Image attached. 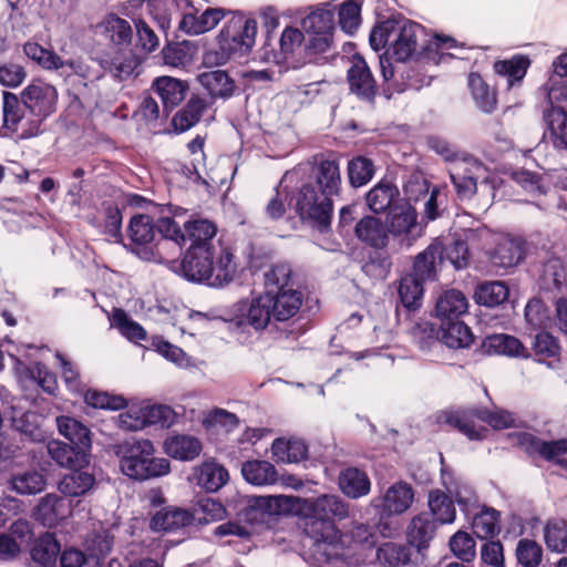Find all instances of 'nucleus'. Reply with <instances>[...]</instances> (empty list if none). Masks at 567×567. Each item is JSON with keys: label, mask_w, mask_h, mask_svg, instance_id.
Segmentation results:
<instances>
[{"label": "nucleus", "mask_w": 567, "mask_h": 567, "mask_svg": "<svg viewBox=\"0 0 567 567\" xmlns=\"http://www.w3.org/2000/svg\"><path fill=\"white\" fill-rule=\"evenodd\" d=\"M369 42L374 51L384 49L379 56L383 78V94L391 99L394 93L403 92L409 84L395 79L396 69L391 60L406 62L420 56L429 58L430 53L442 52L456 47L450 37H430L425 28L417 22L399 17L378 23L370 32Z\"/></svg>", "instance_id": "obj_1"}, {"label": "nucleus", "mask_w": 567, "mask_h": 567, "mask_svg": "<svg viewBox=\"0 0 567 567\" xmlns=\"http://www.w3.org/2000/svg\"><path fill=\"white\" fill-rule=\"evenodd\" d=\"M293 508L307 518L305 532L315 540V553L322 567H353L350 549H346L336 520L350 515L349 504L336 494L313 498L293 497Z\"/></svg>", "instance_id": "obj_2"}, {"label": "nucleus", "mask_w": 567, "mask_h": 567, "mask_svg": "<svg viewBox=\"0 0 567 567\" xmlns=\"http://www.w3.org/2000/svg\"><path fill=\"white\" fill-rule=\"evenodd\" d=\"M58 91L45 82L34 81L20 96L3 92L0 134L3 137L29 140L40 135L43 122L56 111Z\"/></svg>", "instance_id": "obj_3"}, {"label": "nucleus", "mask_w": 567, "mask_h": 567, "mask_svg": "<svg viewBox=\"0 0 567 567\" xmlns=\"http://www.w3.org/2000/svg\"><path fill=\"white\" fill-rule=\"evenodd\" d=\"M340 189L339 162L331 157L316 158L309 181L290 196L288 207L313 229L328 233L333 210L332 197L338 196Z\"/></svg>", "instance_id": "obj_4"}, {"label": "nucleus", "mask_w": 567, "mask_h": 567, "mask_svg": "<svg viewBox=\"0 0 567 567\" xmlns=\"http://www.w3.org/2000/svg\"><path fill=\"white\" fill-rule=\"evenodd\" d=\"M127 234L133 252L145 260L168 261L181 254L185 244L178 223L168 216L159 217L154 225L151 216L135 215Z\"/></svg>", "instance_id": "obj_5"}, {"label": "nucleus", "mask_w": 567, "mask_h": 567, "mask_svg": "<svg viewBox=\"0 0 567 567\" xmlns=\"http://www.w3.org/2000/svg\"><path fill=\"white\" fill-rule=\"evenodd\" d=\"M236 269L234 255L228 248L209 244L189 247L179 264V274L185 279L214 288L230 284Z\"/></svg>", "instance_id": "obj_6"}, {"label": "nucleus", "mask_w": 567, "mask_h": 567, "mask_svg": "<svg viewBox=\"0 0 567 567\" xmlns=\"http://www.w3.org/2000/svg\"><path fill=\"white\" fill-rule=\"evenodd\" d=\"M265 292L270 298L275 321L295 317L303 302V293L297 286L289 264H274L264 272Z\"/></svg>", "instance_id": "obj_7"}, {"label": "nucleus", "mask_w": 567, "mask_h": 567, "mask_svg": "<svg viewBox=\"0 0 567 567\" xmlns=\"http://www.w3.org/2000/svg\"><path fill=\"white\" fill-rule=\"evenodd\" d=\"M115 454L120 460L121 472L135 481H146L169 473L171 463L167 458L155 457L152 441L130 440L116 445Z\"/></svg>", "instance_id": "obj_8"}, {"label": "nucleus", "mask_w": 567, "mask_h": 567, "mask_svg": "<svg viewBox=\"0 0 567 567\" xmlns=\"http://www.w3.org/2000/svg\"><path fill=\"white\" fill-rule=\"evenodd\" d=\"M476 419L498 430L511 427L515 422L513 414L507 411H489L483 408L450 409L440 412L436 416V421L440 425H447L456 429L470 440L481 439L480 433L475 430Z\"/></svg>", "instance_id": "obj_9"}, {"label": "nucleus", "mask_w": 567, "mask_h": 567, "mask_svg": "<svg viewBox=\"0 0 567 567\" xmlns=\"http://www.w3.org/2000/svg\"><path fill=\"white\" fill-rule=\"evenodd\" d=\"M257 21L243 13L234 14L218 37L221 56L218 63H225L233 56L246 55L255 44Z\"/></svg>", "instance_id": "obj_10"}, {"label": "nucleus", "mask_w": 567, "mask_h": 567, "mask_svg": "<svg viewBox=\"0 0 567 567\" xmlns=\"http://www.w3.org/2000/svg\"><path fill=\"white\" fill-rule=\"evenodd\" d=\"M388 235L398 238L401 244L412 246L424 235L425 225L419 220L416 209L409 203L392 206L386 216Z\"/></svg>", "instance_id": "obj_11"}, {"label": "nucleus", "mask_w": 567, "mask_h": 567, "mask_svg": "<svg viewBox=\"0 0 567 567\" xmlns=\"http://www.w3.org/2000/svg\"><path fill=\"white\" fill-rule=\"evenodd\" d=\"M486 173V166L470 156L449 166L450 179L461 200L470 199L477 190V183Z\"/></svg>", "instance_id": "obj_12"}, {"label": "nucleus", "mask_w": 567, "mask_h": 567, "mask_svg": "<svg viewBox=\"0 0 567 567\" xmlns=\"http://www.w3.org/2000/svg\"><path fill=\"white\" fill-rule=\"evenodd\" d=\"M293 507V496H258L249 499L247 506L240 512V517L255 525L265 523L268 516L291 511Z\"/></svg>", "instance_id": "obj_13"}, {"label": "nucleus", "mask_w": 567, "mask_h": 567, "mask_svg": "<svg viewBox=\"0 0 567 567\" xmlns=\"http://www.w3.org/2000/svg\"><path fill=\"white\" fill-rule=\"evenodd\" d=\"M413 499L414 492L411 485L405 482H396L388 487L382 496L373 498L371 505L380 512L383 518L405 513L411 507Z\"/></svg>", "instance_id": "obj_14"}, {"label": "nucleus", "mask_w": 567, "mask_h": 567, "mask_svg": "<svg viewBox=\"0 0 567 567\" xmlns=\"http://www.w3.org/2000/svg\"><path fill=\"white\" fill-rule=\"evenodd\" d=\"M347 79L352 94L363 102L373 103L378 92L377 82L361 55L354 54L352 56L351 65L347 71Z\"/></svg>", "instance_id": "obj_15"}, {"label": "nucleus", "mask_w": 567, "mask_h": 567, "mask_svg": "<svg viewBox=\"0 0 567 567\" xmlns=\"http://www.w3.org/2000/svg\"><path fill=\"white\" fill-rule=\"evenodd\" d=\"M238 324H247L256 331H261L274 320L270 298L266 292L237 303Z\"/></svg>", "instance_id": "obj_16"}, {"label": "nucleus", "mask_w": 567, "mask_h": 567, "mask_svg": "<svg viewBox=\"0 0 567 567\" xmlns=\"http://www.w3.org/2000/svg\"><path fill=\"white\" fill-rule=\"evenodd\" d=\"M442 482L451 498L454 499L453 502L457 504L464 516L470 519L471 515L480 509L478 498L474 488L466 481L461 477H454L445 470H442Z\"/></svg>", "instance_id": "obj_17"}, {"label": "nucleus", "mask_w": 567, "mask_h": 567, "mask_svg": "<svg viewBox=\"0 0 567 567\" xmlns=\"http://www.w3.org/2000/svg\"><path fill=\"white\" fill-rule=\"evenodd\" d=\"M515 439L517 445L530 456L539 455L547 461H553L567 454V439L544 441L528 432H518Z\"/></svg>", "instance_id": "obj_18"}, {"label": "nucleus", "mask_w": 567, "mask_h": 567, "mask_svg": "<svg viewBox=\"0 0 567 567\" xmlns=\"http://www.w3.org/2000/svg\"><path fill=\"white\" fill-rule=\"evenodd\" d=\"M525 240L516 237H503L489 252V261L497 269L508 270L516 267L525 257Z\"/></svg>", "instance_id": "obj_19"}, {"label": "nucleus", "mask_w": 567, "mask_h": 567, "mask_svg": "<svg viewBox=\"0 0 567 567\" xmlns=\"http://www.w3.org/2000/svg\"><path fill=\"white\" fill-rule=\"evenodd\" d=\"M354 235L358 240L374 249H383L389 243L386 224L371 215H365L358 220Z\"/></svg>", "instance_id": "obj_20"}, {"label": "nucleus", "mask_w": 567, "mask_h": 567, "mask_svg": "<svg viewBox=\"0 0 567 567\" xmlns=\"http://www.w3.org/2000/svg\"><path fill=\"white\" fill-rule=\"evenodd\" d=\"M228 478V471L214 460L205 461L193 468L194 482L208 493L219 491Z\"/></svg>", "instance_id": "obj_21"}, {"label": "nucleus", "mask_w": 567, "mask_h": 567, "mask_svg": "<svg viewBox=\"0 0 567 567\" xmlns=\"http://www.w3.org/2000/svg\"><path fill=\"white\" fill-rule=\"evenodd\" d=\"M152 90L161 99L163 112L168 113L186 97L188 84L175 78L161 76L154 80Z\"/></svg>", "instance_id": "obj_22"}, {"label": "nucleus", "mask_w": 567, "mask_h": 567, "mask_svg": "<svg viewBox=\"0 0 567 567\" xmlns=\"http://www.w3.org/2000/svg\"><path fill=\"white\" fill-rule=\"evenodd\" d=\"M70 514V504L56 494L42 497L34 508L33 516L43 526L53 527Z\"/></svg>", "instance_id": "obj_23"}, {"label": "nucleus", "mask_w": 567, "mask_h": 567, "mask_svg": "<svg viewBox=\"0 0 567 567\" xmlns=\"http://www.w3.org/2000/svg\"><path fill=\"white\" fill-rule=\"evenodd\" d=\"M164 452L172 458L189 462L195 460L202 452V442L189 434H172L163 444Z\"/></svg>", "instance_id": "obj_24"}, {"label": "nucleus", "mask_w": 567, "mask_h": 567, "mask_svg": "<svg viewBox=\"0 0 567 567\" xmlns=\"http://www.w3.org/2000/svg\"><path fill=\"white\" fill-rule=\"evenodd\" d=\"M194 523V516L187 509L164 507L153 515L150 527L154 532H177Z\"/></svg>", "instance_id": "obj_25"}, {"label": "nucleus", "mask_w": 567, "mask_h": 567, "mask_svg": "<svg viewBox=\"0 0 567 567\" xmlns=\"http://www.w3.org/2000/svg\"><path fill=\"white\" fill-rule=\"evenodd\" d=\"M197 81L213 100H227L236 89L234 80L224 70L204 71L197 75Z\"/></svg>", "instance_id": "obj_26"}, {"label": "nucleus", "mask_w": 567, "mask_h": 567, "mask_svg": "<svg viewBox=\"0 0 567 567\" xmlns=\"http://www.w3.org/2000/svg\"><path fill=\"white\" fill-rule=\"evenodd\" d=\"M443 259V247L435 241L429 245L423 251L416 255L413 264V271L410 274L421 281L435 280L437 266Z\"/></svg>", "instance_id": "obj_27"}, {"label": "nucleus", "mask_w": 567, "mask_h": 567, "mask_svg": "<svg viewBox=\"0 0 567 567\" xmlns=\"http://www.w3.org/2000/svg\"><path fill=\"white\" fill-rule=\"evenodd\" d=\"M208 102L205 97L194 95L187 103L175 113L172 118V127L175 133H184L194 127L208 110Z\"/></svg>", "instance_id": "obj_28"}, {"label": "nucleus", "mask_w": 567, "mask_h": 567, "mask_svg": "<svg viewBox=\"0 0 567 567\" xmlns=\"http://www.w3.org/2000/svg\"><path fill=\"white\" fill-rule=\"evenodd\" d=\"M437 524L429 513H421L414 516L408 527V540L410 546L415 547L421 554L429 547L435 535Z\"/></svg>", "instance_id": "obj_29"}, {"label": "nucleus", "mask_w": 567, "mask_h": 567, "mask_svg": "<svg viewBox=\"0 0 567 567\" xmlns=\"http://www.w3.org/2000/svg\"><path fill=\"white\" fill-rule=\"evenodd\" d=\"M468 302L460 290L451 289L443 292L435 306L437 318L443 321L457 320L467 312Z\"/></svg>", "instance_id": "obj_30"}, {"label": "nucleus", "mask_w": 567, "mask_h": 567, "mask_svg": "<svg viewBox=\"0 0 567 567\" xmlns=\"http://www.w3.org/2000/svg\"><path fill=\"white\" fill-rule=\"evenodd\" d=\"M61 547L53 534L40 536L31 548V567H56Z\"/></svg>", "instance_id": "obj_31"}, {"label": "nucleus", "mask_w": 567, "mask_h": 567, "mask_svg": "<svg viewBox=\"0 0 567 567\" xmlns=\"http://www.w3.org/2000/svg\"><path fill=\"white\" fill-rule=\"evenodd\" d=\"M44 417L35 411H25L14 413L12 416V427L30 442H43L47 432L43 429Z\"/></svg>", "instance_id": "obj_32"}, {"label": "nucleus", "mask_w": 567, "mask_h": 567, "mask_svg": "<svg viewBox=\"0 0 567 567\" xmlns=\"http://www.w3.org/2000/svg\"><path fill=\"white\" fill-rule=\"evenodd\" d=\"M96 30L100 34L109 39L113 44L118 47H127L133 37L130 22L116 14H107L97 25Z\"/></svg>", "instance_id": "obj_33"}, {"label": "nucleus", "mask_w": 567, "mask_h": 567, "mask_svg": "<svg viewBox=\"0 0 567 567\" xmlns=\"http://www.w3.org/2000/svg\"><path fill=\"white\" fill-rule=\"evenodd\" d=\"M554 148L567 153V112L563 107L550 106L544 113Z\"/></svg>", "instance_id": "obj_34"}, {"label": "nucleus", "mask_w": 567, "mask_h": 567, "mask_svg": "<svg viewBox=\"0 0 567 567\" xmlns=\"http://www.w3.org/2000/svg\"><path fill=\"white\" fill-rule=\"evenodd\" d=\"M47 449L50 457L62 467L82 466L89 462V451L78 449V446L72 444L53 440L48 443Z\"/></svg>", "instance_id": "obj_35"}, {"label": "nucleus", "mask_w": 567, "mask_h": 567, "mask_svg": "<svg viewBox=\"0 0 567 567\" xmlns=\"http://www.w3.org/2000/svg\"><path fill=\"white\" fill-rule=\"evenodd\" d=\"M339 487L341 492L353 499L369 494L371 482L367 473L357 467H348L339 475Z\"/></svg>", "instance_id": "obj_36"}, {"label": "nucleus", "mask_w": 567, "mask_h": 567, "mask_svg": "<svg viewBox=\"0 0 567 567\" xmlns=\"http://www.w3.org/2000/svg\"><path fill=\"white\" fill-rule=\"evenodd\" d=\"M483 347L489 354H502L515 358H528L529 353L523 343L509 334H493L486 337Z\"/></svg>", "instance_id": "obj_37"}, {"label": "nucleus", "mask_w": 567, "mask_h": 567, "mask_svg": "<svg viewBox=\"0 0 567 567\" xmlns=\"http://www.w3.org/2000/svg\"><path fill=\"white\" fill-rule=\"evenodd\" d=\"M272 456L281 463H300L307 460L308 446L300 439H276L271 445Z\"/></svg>", "instance_id": "obj_38"}, {"label": "nucleus", "mask_w": 567, "mask_h": 567, "mask_svg": "<svg viewBox=\"0 0 567 567\" xmlns=\"http://www.w3.org/2000/svg\"><path fill=\"white\" fill-rule=\"evenodd\" d=\"M59 433L64 436L72 445L78 449L90 451L91 433L90 430L76 419L70 416L56 417Z\"/></svg>", "instance_id": "obj_39"}, {"label": "nucleus", "mask_w": 567, "mask_h": 567, "mask_svg": "<svg viewBox=\"0 0 567 567\" xmlns=\"http://www.w3.org/2000/svg\"><path fill=\"white\" fill-rule=\"evenodd\" d=\"M241 474L246 482L255 486L271 485L277 482L276 467L268 461H247L241 466Z\"/></svg>", "instance_id": "obj_40"}, {"label": "nucleus", "mask_w": 567, "mask_h": 567, "mask_svg": "<svg viewBox=\"0 0 567 567\" xmlns=\"http://www.w3.org/2000/svg\"><path fill=\"white\" fill-rule=\"evenodd\" d=\"M440 332L442 344L451 349L467 348L473 342L471 329L460 319L441 322Z\"/></svg>", "instance_id": "obj_41"}, {"label": "nucleus", "mask_w": 567, "mask_h": 567, "mask_svg": "<svg viewBox=\"0 0 567 567\" xmlns=\"http://www.w3.org/2000/svg\"><path fill=\"white\" fill-rule=\"evenodd\" d=\"M223 17L220 9H207L198 17L186 13L179 22V29L188 34H202L215 28Z\"/></svg>", "instance_id": "obj_42"}, {"label": "nucleus", "mask_w": 567, "mask_h": 567, "mask_svg": "<svg viewBox=\"0 0 567 567\" xmlns=\"http://www.w3.org/2000/svg\"><path fill=\"white\" fill-rule=\"evenodd\" d=\"M412 342L423 352L432 353L442 348L441 332L429 321L415 322L410 330Z\"/></svg>", "instance_id": "obj_43"}, {"label": "nucleus", "mask_w": 567, "mask_h": 567, "mask_svg": "<svg viewBox=\"0 0 567 567\" xmlns=\"http://www.w3.org/2000/svg\"><path fill=\"white\" fill-rule=\"evenodd\" d=\"M501 514L493 507L483 506L471 515L474 534L482 539L494 537L501 532Z\"/></svg>", "instance_id": "obj_44"}, {"label": "nucleus", "mask_w": 567, "mask_h": 567, "mask_svg": "<svg viewBox=\"0 0 567 567\" xmlns=\"http://www.w3.org/2000/svg\"><path fill=\"white\" fill-rule=\"evenodd\" d=\"M427 505L430 515L440 524H452L456 518V509L450 494L446 495L442 491H432L429 494Z\"/></svg>", "instance_id": "obj_45"}, {"label": "nucleus", "mask_w": 567, "mask_h": 567, "mask_svg": "<svg viewBox=\"0 0 567 567\" xmlns=\"http://www.w3.org/2000/svg\"><path fill=\"white\" fill-rule=\"evenodd\" d=\"M217 228L214 223L207 219H196L185 224V233L182 234L185 240L188 239L190 243L189 247L194 245L203 246L209 244L210 246H223L219 241H216Z\"/></svg>", "instance_id": "obj_46"}, {"label": "nucleus", "mask_w": 567, "mask_h": 567, "mask_svg": "<svg viewBox=\"0 0 567 567\" xmlns=\"http://www.w3.org/2000/svg\"><path fill=\"white\" fill-rule=\"evenodd\" d=\"M399 196V189L391 182L381 181L365 195V202L374 214L384 213L391 208L393 199Z\"/></svg>", "instance_id": "obj_47"}, {"label": "nucleus", "mask_w": 567, "mask_h": 567, "mask_svg": "<svg viewBox=\"0 0 567 567\" xmlns=\"http://www.w3.org/2000/svg\"><path fill=\"white\" fill-rule=\"evenodd\" d=\"M95 484V477L93 474L75 470L63 476L59 483V489L64 495L78 497L85 495L93 488Z\"/></svg>", "instance_id": "obj_48"}, {"label": "nucleus", "mask_w": 567, "mask_h": 567, "mask_svg": "<svg viewBox=\"0 0 567 567\" xmlns=\"http://www.w3.org/2000/svg\"><path fill=\"white\" fill-rule=\"evenodd\" d=\"M544 542L548 550L567 554V522L563 518H549L544 525Z\"/></svg>", "instance_id": "obj_49"}, {"label": "nucleus", "mask_w": 567, "mask_h": 567, "mask_svg": "<svg viewBox=\"0 0 567 567\" xmlns=\"http://www.w3.org/2000/svg\"><path fill=\"white\" fill-rule=\"evenodd\" d=\"M535 359L549 368L556 367L559 361L560 347L558 341L547 332H539L534 341Z\"/></svg>", "instance_id": "obj_50"}, {"label": "nucleus", "mask_w": 567, "mask_h": 567, "mask_svg": "<svg viewBox=\"0 0 567 567\" xmlns=\"http://www.w3.org/2000/svg\"><path fill=\"white\" fill-rule=\"evenodd\" d=\"M333 10L329 4H323L301 20L302 30L307 34L330 33L333 29Z\"/></svg>", "instance_id": "obj_51"}, {"label": "nucleus", "mask_w": 567, "mask_h": 567, "mask_svg": "<svg viewBox=\"0 0 567 567\" xmlns=\"http://www.w3.org/2000/svg\"><path fill=\"white\" fill-rule=\"evenodd\" d=\"M424 282L410 274L400 279L398 292L402 306L409 310L417 309L422 303Z\"/></svg>", "instance_id": "obj_52"}, {"label": "nucleus", "mask_w": 567, "mask_h": 567, "mask_svg": "<svg viewBox=\"0 0 567 567\" xmlns=\"http://www.w3.org/2000/svg\"><path fill=\"white\" fill-rule=\"evenodd\" d=\"M474 298L478 305L493 308L507 300L508 287L503 281L483 282L475 289Z\"/></svg>", "instance_id": "obj_53"}, {"label": "nucleus", "mask_w": 567, "mask_h": 567, "mask_svg": "<svg viewBox=\"0 0 567 567\" xmlns=\"http://www.w3.org/2000/svg\"><path fill=\"white\" fill-rule=\"evenodd\" d=\"M468 86L476 106L484 113H492L496 107V95L477 73L468 76Z\"/></svg>", "instance_id": "obj_54"}, {"label": "nucleus", "mask_w": 567, "mask_h": 567, "mask_svg": "<svg viewBox=\"0 0 567 567\" xmlns=\"http://www.w3.org/2000/svg\"><path fill=\"white\" fill-rule=\"evenodd\" d=\"M10 487L18 494L33 495L44 489L45 478L38 471H27L13 475L10 480Z\"/></svg>", "instance_id": "obj_55"}, {"label": "nucleus", "mask_w": 567, "mask_h": 567, "mask_svg": "<svg viewBox=\"0 0 567 567\" xmlns=\"http://www.w3.org/2000/svg\"><path fill=\"white\" fill-rule=\"evenodd\" d=\"M529 65V60L525 56H515L511 60L497 61L494 63V71L498 75L507 79V86L512 87L516 82L524 79Z\"/></svg>", "instance_id": "obj_56"}, {"label": "nucleus", "mask_w": 567, "mask_h": 567, "mask_svg": "<svg viewBox=\"0 0 567 567\" xmlns=\"http://www.w3.org/2000/svg\"><path fill=\"white\" fill-rule=\"evenodd\" d=\"M377 557L386 567L406 565L411 559V547L396 543H385L378 548Z\"/></svg>", "instance_id": "obj_57"}, {"label": "nucleus", "mask_w": 567, "mask_h": 567, "mask_svg": "<svg viewBox=\"0 0 567 567\" xmlns=\"http://www.w3.org/2000/svg\"><path fill=\"white\" fill-rule=\"evenodd\" d=\"M25 55L47 70H59L64 66V61L53 51L41 47L35 42H27L23 45Z\"/></svg>", "instance_id": "obj_58"}, {"label": "nucleus", "mask_w": 567, "mask_h": 567, "mask_svg": "<svg viewBox=\"0 0 567 567\" xmlns=\"http://www.w3.org/2000/svg\"><path fill=\"white\" fill-rule=\"evenodd\" d=\"M90 557L96 559V565L102 566V560L110 554L113 547V536L106 529L92 533L85 542Z\"/></svg>", "instance_id": "obj_59"}, {"label": "nucleus", "mask_w": 567, "mask_h": 567, "mask_svg": "<svg viewBox=\"0 0 567 567\" xmlns=\"http://www.w3.org/2000/svg\"><path fill=\"white\" fill-rule=\"evenodd\" d=\"M192 515L194 516V522L208 524L209 522L223 519L226 516V509L220 502L205 497L196 502Z\"/></svg>", "instance_id": "obj_60"}, {"label": "nucleus", "mask_w": 567, "mask_h": 567, "mask_svg": "<svg viewBox=\"0 0 567 567\" xmlns=\"http://www.w3.org/2000/svg\"><path fill=\"white\" fill-rule=\"evenodd\" d=\"M112 326L130 341L137 342L140 340H145L146 338V331L144 328L136 321L132 320L122 309H115L113 311Z\"/></svg>", "instance_id": "obj_61"}, {"label": "nucleus", "mask_w": 567, "mask_h": 567, "mask_svg": "<svg viewBox=\"0 0 567 567\" xmlns=\"http://www.w3.org/2000/svg\"><path fill=\"white\" fill-rule=\"evenodd\" d=\"M374 174V165L371 159L358 156L348 163V176L351 186L361 187L368 184Z\"/></svg>", "instance_id": "obj_62"}, {"label": "nucleus", "mask_w": 567, "mask_h": 567, "mask_svg": "<svg viewBox=\"0 0 567 567\" xmlns=\"http://www.w3.org/2000/svg\"><path fill=\"white\" fill-rule=\"evenodd\" d=\"M451 551L463 563H472L476 557V543L466 532L458 530L449 543Z\"/></svg>", "instance_id": "obj_63"}, {"label": "nucleus", "mask_w": 567, "mask_h": 567, "mask_svg": "<svg viewBox=\"0 0 567 567\" xmlns=\"http://www.w3.org/2000/svg\"><path fill=\"white\" fill-rule=\"evenodd\" d=\"M516 558L523 567H538L543 559L542 546L528 538H522L516 545Z\"/></svg>", "instance_id": "obj_64"}]
</instances>
